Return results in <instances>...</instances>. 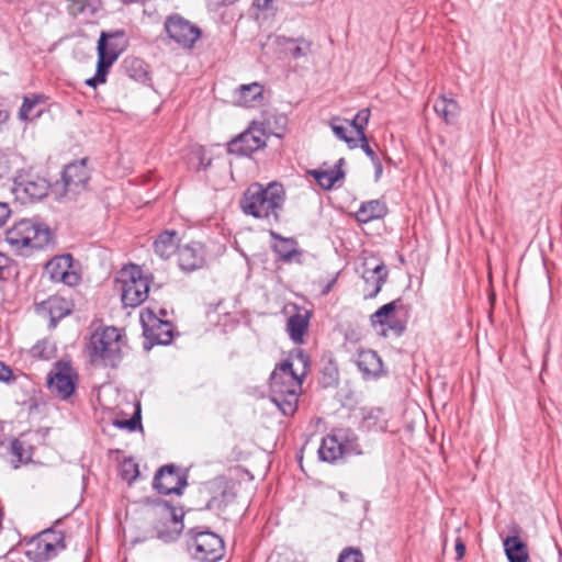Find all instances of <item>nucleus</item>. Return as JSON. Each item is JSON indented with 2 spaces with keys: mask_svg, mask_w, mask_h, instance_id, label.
<instances>
[{
  "mask_svg": "<svg viewBox=\"0 0 562 562\" xmlns=\"http://www.w3.org/2000/svg\"><path fill=\"white\" fill-rule=\"evenodd\" d=\"M284 200L285 192L281 183L271 182L263 187L255 182L244 192L240 199V207L245 214L271 223L279 220V212Z\"/></svg>",
  "mask_w": 562,
  "mask_h": 562,
  "instance_id": "1",
  "label": "nucleus"
},
{
  "mask_svg": "<svg viewBox=\"0 0 562 562\" xmlns=\"http://www.w3.org/2000/svg\"><path fill=\"white\" fill-rule=\"evenodd\" d=\"M303 376L304 372L297 374L290 360L283 361L271 373L270 397L285 416L293 415L297 408Z\"/></svg>",
  "mask_w": 562,
  "mask_h": 562,
  "instance_id": "2",
  "label": "nucleus"
},
{
  "mask_svg": "<svg viewBox=\"0 0 562 562\" xmlns=\"http://www.w3.org/2000/svg\"><path fill=\"white\" fill-rule=\"evenodd\" d=\"M92 363L116 367L122 358V337L115 327L94 331L88 345Z\"/></svg>",
  "mask_w": 562,
  "mask_h": 562,
  "instance_id": "3",
  "label": "nucleus"
},
{
  "mask_svg": "<svg viewBox=\"0 0 562 562\" xmlns=\"http://www.w3.org/2000/svg\"><path fill=\"white\" fill-rule=\"evenodd\" d=\"M5 240L15 250L41 249L50 243L52 233L45 224L23 218L7 231Z\"/></svg>",
  "mask_w": 562,
  "mask_h": 562,
  "instance_id": "4",
  "label": "nucleus"
},
{
  "mask_svg": "<svg viewBox=\"0 0 562 562\" xmlns=\"http://www.w3.org/2000/svg\"><path fill=\"white\" fill-rule=\"evenodd\" d=\"M408 317V308L401 299L384 304L370 316V324L374 329L380 328L384 337L391 331L401 336L405 329Z\"/></svg>",
  "mask_w": 562,
  "mask_h": 562,
  "instance_id": "5",
  "label": "nucleus"
},
{
  "mask_svg": "<svg viewBox=\"0 0 562 562\" xmlns=\"http://www.w3.org/2000/svg\"><path fill=\"white\" fill-rule=\"evenodd\" d=\"M119 281L122 284V302L126 306H138L148 296L149 281L144 277L139 267L132 265L121 272Z\"/></svg>",
  "mask_w": 562,
  "mask_h": 562,
  "instance_id": "6",
  "label": "nucleus"
},
{
  "mask_svg": "<svg viewBox=\"0 0 562 562\" xmlns=\"http://www.w3.org/2000/svg\"><path fill=\"white\" fill-rule=\"evenodd\" d=\"M66 548L61 531L46 529L27 543L26 555L34 562H45L55 558Z\"/></svg>",
  "mask_w": 562,
  "mask_h": 562,
  "instance_id": "7",
  "label": "nucleus"
},
{
  "mask_svg": "<svg viewBox=\"0 0 562 562\" xmlns=\"http://www.w3.org/2000/svg\"><path fill=\"white\" fill-rule=\"evenodd\" d=\"M192 536L190 548L194 550V558L201 562H217L224 555V541L214 532L195 531L191 529Z\"/></svg>",
  "mask_w": 562,
  "mask_h": 562,
  "instance_id": "8",
  "label": "nucleus"
},
{
  "mask_svg": "<svg viewBox=\"0 0 562 562\" xmlns=\"http://www.w3.org/2000/svg\"><path fill=\"white\" fill-rule=\"evenodd\" d=\"M49 183L44 178L32 172H21L13 181L12 191L16 199L22 202H33L43 199L47 195Z\"/></svg>",
  "mask_w": 562,
  "mask_h": 562,
  "instance_id": "9",
  "label": "nucleus"
},
{
  "mask_svg": "<svg viewBox=\"0 0 562 562\" xmlns=\"http://www.w3.org/2000/svg\"><path fill=\"white\" fill-rule=\"evenodd\" d=\"M267 135L261 124L252 123L250 127L227 146L229 154L238 156H250L252 153L266 146Z\"/></svg>",
  "mask_w": 562,
  "mask_h": 562,
  "instance_id": "10",
  "label": "nucleus"
},
{
  "mask_svg": "<svg viewBox=\"0 0 562 562\" xmlns=\"http://www.w3.org/2000/svg\"><path fill=\"white\" fill-rule=\"evenodd\" d=\"M168 36L183 48H191L201 37V31L179 14L170 15L165 21Z\"/></svg>",
  "mask_w": 562,
  "mask_h": 562,
  "instance_id": "11",
  "label": "nucleus"
},
{
  "mask_svg": "<svg viewBox=\"0 0 562 562\" xmlns=\"http://www.w3.org/2000/svg\"><path fill=\"white\" fill-rule=\"evenodd\" d=\"M45 272L53 282H61L68 286H75L81 280V276L75 269L74 259L69 254L50 259L45 266Z\"/></svg>",
  "mask_w": 562,
  "mask_h": 562,
  "instance_id": "12",
  "label": "nucleus"
},
{
  "mask_svg": "<svg viewBox=\"0 0 562 562\" xmlns=\"http://www.w3.org/2000/svg\"><path fill=\"white\" fill-rule=\"evenodd\" d=\"M154 487L164 495L182 493L187 485L186 479L179 473L178 469L172 465H164L159 469L154 477Z\"/></svg>",
  "mask_w": 562,
  "mask_h": 562,
  "instance_id": "13",
  "label": "nucleus"
},
{
  "mask_svg": "<svg viewBox=\"0 0 562 562\" xmlns=\"http://www.w3.org/2000/svg\"><path fill=\"white\" fill-rule=\"evenodd\" d=\"M90 179L87 159L69 164L63 172V182L66 193L78 194L86 189Z\"/></svg>",
  "mask_w": 562,
  "mask_h": 562,
  "instance_id": "14",
  "label": "nucleus"
},
{
  "mask_svg": "<svg viewBox=\"0 0 562 562\" xmlns=\"http://www.w3.org/2000/svg\"><path fill=\"white\" fill-rule=\"evenodd\" d=\"M182 517V513L178 514L175 508L165 505L161 508L164 521L156 527L157 538L166 543L177 540L183 529Z\"/></svg>",
  "mask_w": 562,
  "mask_h": 562,
  "instance_id": "15",
  "label": "nucleus"
},
{
  "mask_svg": "<svg viewBox=\"0 0 562 562\" xmlns=\"http://www.w3.org/2000/svg\"><path fill=\"white\" fill-rule=\"evenodd\" d=\"M205 261L204 247L199 241H191L178 249L179 267L183 271H194L203 267Z\"/></svg>",
  "mask_w": 562,
  "mask_h": 562,
  "instance_id": "16",
  "label": "nucleus"
},
{
  "mask_svg": "<svg viewBox=\"0 0 562 562\" xmlns=\"http://www.w3.org/2000/svg\"><path fill=\"white\" fill-rule=\"evenodd\" d=\"M48 389L56 396L66 400L75 391V380L71 369L67 366L58 367L47 379Z\"/></svg>",
  "mask_w": 562,
  "mask_h": 562,
  "instance_id": "17",
  "label": "nucleus"
},
{
  "mask_svg": "<svg viewBox=\"0 0 562 562\" xmlns=\"http://www.w3.org/2000/svg\"><path fill=\"white\" fill-rule=\"evenodd\" d=\"M295 313L288 318L286 331L294 344H302L308 329L311 312L304 307L293 305Z\"/></svg>",
  "mask_w": 562,
  "mask_h": 562,
  "instance_id": "18",
  "label": "nucleus"
},
{
  "mask_svg": "<svg viewBox=\"0 0 562 562\" xmlns=\"http://www.w3.org/2000/svg\"><path fill=\"white\" fill-rule=\"evenodd\" d=\"M109 37H113V35L102 32L98 42V65L95 74L97 79L101 81H105L109 68L117 59L121 53L120 48L108 49L106 41Z\"/></svg>",
  "mask_w": 562,
  "mask_h": 562,
  "instance_id": "19",
  "label": "nucleus"
},
{
  "mask_svg": "<svg viewBox=\"0 0 562 562\" xmlns=\"http://www.w3.org/2000/svg\"><path fill=\"white\" fill-rule=\"evenodd\" d=\"M362 278L364 280V299H373L379 294L387 278L386 267L383 263H380L372 269H366Z\"/></svg>",
  "mask_w": 562,
  "mask_h": 562,
  "instance_id": "20",
  "label": "nucleus"
},
{
  "mask_svg": "<svg viewBox=\"0 0 562 562\" xmlns=\"http://www.w3.org/2000/svg\"><path fill=\"white\" fill-rule=\"evenodd\" d=\"M344 164L345 159L340 158L333 168L315 169L310 171V173L314 177V179L316 180L321 188H323L324 190H330L336 182H338L345 177V172L341 169Z\"/></svg>",
  "mask_w": 562,
  "mask_h": 562,
  "instance_id": "21",
  "label": "nucleus"
},
{
  "mask_svg": "<svg viewBox=\"0 0 562 562\" xmlns=\"http://www.w3.org/2000/svg\"><path fill=\"white\" fill-rule=\"evenodd\" d=\"M179 247L178 233L173 229L162 232L154 241V250L162 259L169 258Z\"/></svg>",
  "mask_w": 562,
  "mask_h": 562,
  "instance_id": "22",
  "label": "nucleus"
},
{
  "mask_svg": "<svg viewBox=\"0 0 562 562\" xmlns=\"http://www.w3.org/2000/svg\"><path fill=\"white\" fill-rule=\"evenodd\" d=\"M387 209L380 200L363 202L356 212V218L360 223H369L373 220L382 218Z\"/></svg>",
  "mask_w": 562,
  "mask_h": 562,
  "instance_id": "23",
  "label": "nucleus"
},
{
  "mask_svg": "<svg viewBox=\"0 0 562 562\" xmlns=\"http://www.w3.org/2000/svg\"><path fill=\"white\" fill-rule=\"evenodd\" d=\"M357 367L364 375H378L382 369V360L373 350H361L357 357Z\"/></svg>",
  "mask_w": 562,
  "mask_h": 562,
  "instance_id": "24",
  "label": "nucleus"
},
{
  "mask_svg": "<svg viewBox=\"0 0 562 562\" xmlns=\"http://www.w3.org/2000/svg\"><path fill=\"white\" fill-rule=\"evenodd\" d=\"M262 86L258 82L241 85L236 91L235 100L238 105L250 108L262 98Z\"/></svg>",
  "mask_w": 562,
  "mask_h": 562,
  "instance_id": "25",
  "label": "nucleus"
},
{
  "mask_svg": "<svg viewBox=\"0 0 562 562\" xmlns=\"http://www.w3.org/2000/svg\"><path fill=\"white\" fill-rule=\"evenodd\" d=\"M503 544L509 562H527L529 558L527 546L518 537H507Z\"/></svg>",
  "mask_w": 562,
  "mask_h": 562,
  "instance_id": "26",
  "label": "nucleus"
},
{
  "mask_svg": "<svg viewBox=\"0 0 562 562\" xmlns=\"http://www.w3.org/2000/svg\"><path fill=\"white\" fill-rule=\"evenodd\" d=\"M435 112L447 123L453 124L459 115L460 108L456 100L445 95L439 97L434 104Z\"/></svg>",
  "mask_w": 562,
  "mask_h": 562,
  "instance_id": "27",
  "label": "nucleus"
},
{
  "mask_svg": "<svg viewBox=\"0 0 562 562\" xmlns=\"http://www.w3.org/2000/svg\"><path fill=\"white\" fill-rule=\"evenodd\" d=\"M318 456L319 459L325 462H335L345 456L338 439L335 438L333 432L323 438L318 449Z\"/></svg>",
  "mask_w": 562,
  "mask_h": 562,
  "instance_id": "28",
  "label": "nucleus"
},
{
  "mask_svg": "<svg viewBox=\"0 0 562 562\" xmlns=\"http://www.w3.org/2000/svg\"><path fill=\"white\" fill-rule=\"evenodd\" d=\"M333 435L338 439L339 446H341V451L345 456L360 453L358 437L351 429L338 428L333 430Z\"/></svg>",
  "mask_w": 562,
  "mask_h": 562,
  "instance_id": "29",
  "label": "nucleus"
},
{
  "mask_svg": "<svg viewBox=\"0 0 562 562\" xmlns=\"http://www.w3.org/2000/svg\"><path fill=\"white\" fill-rule=\"evenodd\" d=\"M157 325L145 328L148 338L154 339L159 345H168L172 340V328L169 322L156 319Z\"/></svg>",
  "mask_w": 562,
  "mask_h": 562,
  "instance_id": "30",
  "label": "nucleus"
},
{
  "mask_svg": "<svg viewBox=\"0 0 562 562\" xmlns=\"http://www.w3.org/2000/svg\"><path fill=\"white\" fill-rule=\"evenodd\" d=\"M43 102V95L24 97L23 104L19 111V117L23 121H26L40 116L42 110H36V108Z\"/></svg>",
  "mask_w": 562,
  "mask_h": 562,
  "instance_id": "31",
  "label": "nucleus"
},
{
  "mask_svg": "<svg viewBox=\"0 0 562 562\" xmlns=\"http://www.w3.org/2000/svg\"><path fill=\"white\" fill-rule=\"evenodd\" d=\"M271 235L278 239V241L273 245V250L276 254H278L282 260L290 261L293 256L297 254L295 240L292 238H283L278 236L276 233H271Z\"/></svg>",
  "mask_w": 562,
  "mask_h": 562,
  "instance_id": "32",
  "label": "nucleus"
},
{
  "mask_svg": "<svg viewBox=\"0 0 562 562\" xmlns=\"http://www.w3.org/2000/svg\"><path fill=\"white\" fill-rule=\"evenodd\" d=\"M125 71L130 78L145 82L148 79L146 64L139 58H127L124 61Z\"/></svg>",
  "mask_w": 562,
  "mask_h": 562,
  "instance_id": "33",
  "label": "nucleus"
},
{
  "mask_svg": "<svg viewBox=\"0 0 562 562\" xmlns=\"http://www.w3.org/2000/svg\"><path fill=\"white\" fill-rule=\"evenodd\" d=\"M285 49L293 58H301L311 53V43L304 38H289Z\"/></svg>",
  "mask_w": 562,
  "mask_h": 562,
  "instance_id": "34",
  "label": "nucleus"
},
{
  "mask_svg": "<svg viewBox=\"0 0 562 562\" xmlns=\"http://www.w3.org/2000/svg\"><path fill=\"white\" fill-rule=\"evenodd\" d=\"M340 119L339 117H333L329 121V126L335 134V136L341 140H344L350 149H355L358 147V139L357 137H349L347 135V130L345 126L339 124Z\"/></svg>",
  "mask_w": 562,
  "mask_h": 562,
  "instance_id": "35",
  "label": "nucleus"
},
{
  "mask_svg": "<svg viewBox=\"0 0 562 562\" xmlns=\"http://www.w3.org/2000/svg\"><path fill=\"white\" fill-rule=\"evenodd\" d=\"M11 453L15 457L18 463H26L32 458L31 447L25 446L19 439H14L11 442Z\"/></svg>",
  "mask_w": 562,
  "mask_h": 562,
  "instance_id": "36",
  "label": "nucleus"
},
{
  "mask_svg": "<svg viewBox=\"0 0 562 562\" xmlns=\"http://www.w3.org/2000/svg\"><path fill=\"white\" fill-rule=\"evenodd\" d=\"M370 110L368 108L360 110L355 119L350 122V125L355 128L357 137L366 136V127L370 120Z\"/></svg>",
  "mask_w": 562,
  "mask_h": 562,
  "instance_id": "37",
  "label": "nucleus"
},
{
  "mask_svg": "<svg viewBox=\"0 0 562 562\" xmlns=\"http://www.w3.org/2000/svg\"><path fill=\"white\" fill-rule=\"evenodd\" d=\"M235 498V493L231 488H224L220 496H213L207 506L210 509H221L226 507Z\"/></svg>",
  "mask_w": 562,
  "mask_h": 562,
  "instance_id": "38",
  "label": "nucleus"
},
{
  "mask_svg": "<svg viewBox=\"0 0 562 562\" xmlns=\"http://www.w3.org/2000/svg\"><path fill=\"white\" fill-rule=\"evenodd\" d=\"M65 302L59 297H49L45 304L47 305V308L52 315V321H55L56 318H61L63 316L67 315L69 313V308L66 307L61 311V305Z\"/></svg>",
  "mask_w": 562,
  "mask_h": 562,
  "instance_id": "39",
  "label": "nucleus"
},
{
  "mask_svg": "<svg viewBox=\"0 0 562 562\" xmlns=\"http://www.w3.org/2000/svg\"><path fill=\"white\" fill-rule=\"evenodd\" d=\"M91 10V4L88 0H68V11L74 16Z\"/></svg>",
  "mask_w": 562,
  "mask_h": 562,
  "instance_id": "40",
  "label": "nucleus"
},
{
  "mask_svg": "<svg viewBox=\"0 0 562 562\" xmlns=\"http://www.w3.org/2000/svg\"><path fill=\"white\" fill-rule=\"evenodd\" d=\"M121 474L123 480L127 481L128 483H132L137 479L139 474L138 465L133 461H124L122 464Z\"/></svg>",
  "mask_w": 562,
  "mask_h": 562,
  "instance_id": "41",
  "label": "nucleus"
},
{
  "mask_svg": "<svg viewBox=\"0 0 562 562\" xmlns=\"http://www.w3.org/2000/svg\"><path fill=\"white\" fill-rule=\"evenodd\" d=\"M338 562H364L363 554L359 549L346 548L339 554Z\"/></svg>",
  "mask_w": 562,
  "mask_h": 562,
  "instance_id": "42",
  "label": "nucleus"
},
{
  "mask_svg": "<svg viewBox=\"0 0 562 562\" xmlns=\"http://www.w3.org/2000/svg\"><path fill=\"white\" fill-rule=\"evenodd\" d=\"M11 170V156L5 151H0V178L7 176Z\"/></svg>",
  "mask_w": 562,
  "mask_h": 562,
  "instance_id": "43",
  "label": "nucleus"
},
{
  "mask_svg": "<svg viewBox=\"0 0 562 562\" xmlns=\"http://www.w3.org/2000/svg\"><path fill=\"white\" fill-rule=\"evenodd\" d=\"M358 143L360 142V147L366 153V155L372 160H375L378 156L375 155L374 150L370 147L367 136L363 137H357Z\"/></svg>",
  "mask_w": 562,
  "mask_h": 562,
  "instance_id": "44",
  "label": "nucleus"
},
{
  "mask_svg": "<svg viewBox=\"0 0 562 562\" xmlns=\"http://www.w3.org/2000/svg\"><path fill=\"white\" fill-rule=\"evenodd\" d=\"M119 426L122 428H127L131 431H135L138 427H140V418L135 415L131 419L119 423Z\"/></svg>",
  "mask_w": 562,
  "mask_h": 562,
  "instance_id": "45",
  "label": "nucleus"
},
{
  "mask_svg": "<svg viewBox=\"0 0 562 562\" xmlns=\"http://www.w3.org/2000/svg\"><path fill=\"white\" fill-rule=\"evenodd\" d=\"M13 379V372L10 367L0 361V381L10 382Z\"/></svg>",
  "mask_w": 562,
  "mask_h": 562,
  "instance_id": "46",
  "label": "nucleus"
},
{
  "mask_svg": "<svg viewBox=\"0 0 562 562\" xmlns=\"http://www.w3.org/2000/svg\"><path fill=\"white\" fill-rule=\"evenodd\" d=\"M10 216V209L7 203L0 202V227H2Z\"/></svg>",
  "mask_w": 562,
  "mask_h": 562,
  "instance_id": "47",
  "label": "nucleus"
},
{
  "mask_svg": "<svg viewBox=\"0 0 562 562\" xmlns=\"http://www.w3.org/2000/svg\"><path fill=\"white\" fill-rule=\"evenodd\" d=\"M456 553H457V560H461L464 557L465 546L460 540L457 541V543H456Z\"/></svg>",
  "mask_w": 562,
  "mask_h": 562,
  "instance_id": "48",
  "label": "nucleus"
},
{
  "mask_svg": "<svg viewBox=\"0 0 562 562\" xmlns=\"http://www.w3.org/2000/svg\"><path fill=\"white\" fill-rule=\"evenodd\" d=\"M372 164L374 165V169H375V175H374L375 180H379V178L381 177V175L383 172L382 164L379 158H376L375 160H372Z\"/></svg>",
  "mask_w": 562,
  "mask_h": 562,
  "instance_id": "49",
  "label": "nucleus"
},
{
  "mask_svg": "<svg viewBox=\"0 0 562 562\" xmlns=\"http://www.w3.org/2000/svg\"><path fill=\"white\" fill-rule=\"evenodd\" d=\"M271 2H272V0H255L256 5L262 10L269 9L271 5Z\"/></svg>",
  "mask_w": 562,
  "mask_h": 562,
  "instance_id": "50",
  "label": "nucleus"
},
{
  "mask_svg": "<svg viewBox=\"0 0 562 562\" xmlns=\"http://www.w3.org/2000/svg\"><path fill=\"white\" fill-rule=\"evenodd\" d=\"M104 82H105V81H101V80L97 79V74L94 75V77H92V78H90V79H88V80L86 81V83H87L88 86L93 87V88H95L98 85H100V83H104Z\"/></svg>",
  "mask_w": 562,
  "mask_h": 562,
  "instance_id": "51",
  "label": "nucleus"
},
{
  "mask_svg": "<svg viewBox=\"0 0 562 562\" xmlns=\"http://www.w3.org/2000/svg\"><path fill=\"white\" fill-rule=\"evenodd\" d=\"M9 120V113L4 110H0V125L4 124Z\"/></svg>",
  "mask_w": 562,
  "mask_h": 562,
  "instance_id": "52",
  "label": "nucleus"
},
{
  "mask_svg": "<svg viewBox=\"0 0 562 562\" xmlns=\"http://www.w3.org/2000/svg\"><path fill=\"white\" fill-rule=\"evenodd\" d=\"M234 0H214L213 3L215 5H223V4H226V3H231L233 2Z\"/></svg>",
  "mask_w": 562,
  "mask_h": 562,
  "instance_id": "53",
  "label": "nucleus"
},
{
  "mask_svg": "<svg viewBox=\"0 0 562 562\" xmlns=\"http://www.w3.org/2000/svg\"><path fill=\"white\" fill-rule=\"evenodd\" d=\"M297 359L300 360V362H301V363L303 364V367L305 368V366H306V359H305V357L303 356V353H302V352H300V353H299Z\"/></svg>",
  "mask_w": 562,
  "mask_h": 562,
  "instance_id": "54",
  "label": "nucleus"
},
{
  "mask_svg": "<svg viewBox=\"0 0 562 562\" xmlns=\"http://www.w3.org/2000/svg\"><path fill=\"white\" fill-rule=\"evenodd\" d=\"M108 49H111V48H119L116 45L112 44V43H108Z\"/></svg>",
  "mask_w": 562,
  "mask_h": 562,
  "instance_id": "55",
  "label": "nucleus"
}]
</instances>
